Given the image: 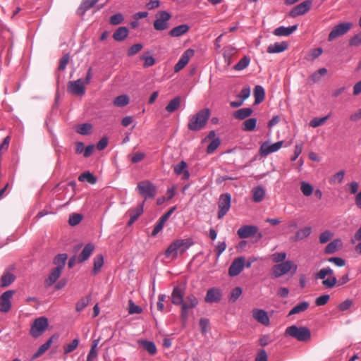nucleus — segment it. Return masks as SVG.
<instances>
[{
  "label": "nucleus",
  "instance_id": "obj_19",
  "mask_svg": "<svg viewBox=\"0 0 361 361\" xmlns=\"http://www.w3.org/2000/svg\"><path fill=\"white\" fill-rule=\"evenodd\" d=\"M252 317L259 323L264 326L269 325L270 319L268 313L265 310L262 309H255L252 311Z\"/></svg>",
  "mask_w": 361,
  "mask_h": 361
},
{
  "label": "nucleus",
  "instance_id": "obj_53",
  "mask_svg": "<svg viewBox=\"0 0 361 361\" xmlns=\"http://www.w3.org/2000/svg\"><path fill=\"white\" fill-rule=\"evenodd\" d=\"M300 190L304 195L310 196L313 192L314 188L311 184L302 181L301 183Z\"/></svg>",
  "mask_w": 361,
  "mask_h": 361
},
{
  "label": "nucleus",
  "instance_id": "obj_37",
  "mask_svg": "<svg viewBox=\"0 0 361 361\" xmlns=\"http://www.w3.org/2000/svg\"><path fill=\"white\" fill-rule=\"evenodd\" d=\"M341 245V240L340 239H335L326 246L324 252L326 254H333L336 252L338 247Z\"/></svg>",
  "mask_w": 361,
  "mask_h": 361
},
{
  "label": "nucleus",
  "instance_id": "obj_9",
  "mask_svg": "<svg viewBox=\"0 0 361 361\" xmlns=\"http://www.w3.org/2000/svg\"><path fill=\"white\" fill-rule=\"evenodd\" d=\"M48 326V319L44 317L37 318L30 329V335L34 338H37L43 334Z\"/></svg>",
  "mask_w": 361,
  "mask_h": 361
},
{
  "label": "nucleus",
  "instance_id": "obj_6",
  "mask_svg": "<svg viewBox=\"0 0 361 361\" xmlns=\"http://www.w3.org/2000/svg\"><path fill=\"white\" fill-rule=\"evenodd\" d=\"M298 266L291 260H287L282 263L273 266L272 272L274 278H279L290 271H293V274L297 271Z\"/></svg>",
  "mask_w": 361,
  "mask_h": 361
},
{
  "label": "nucleus",
  "instance_id": "obj_8",
  "mask_svg": "<svg viewBox=\"0 0 361 361\" xmlns=\"http://www.w3.org/2000/svg\"><path fill=\"white\" fill-rule=\"evenodd\" d=\"M157 19L154 21V28L157 31H163L169 28V20L171 18V15L166 11H161L157 13Z\"/></svg>",
  "mask_w": 361,
  "mask_h": 361
},
{
  "label": "nucleus",
  "instance_id": "obj_49",
  "mask_svg": "<svg viewBox=\"0 0 361 361\" xmlns=\"http://www.w3.org/2000/svg\"><path fill=\"white\" fill-rule=\"evenodd\" d=\"M91 300V296L88 295L86 298H81L75 305V310L77 312H80L85 309L89 304Z\"/></svg>",
  "mask_w": 361,
  "mask_h": 361
},
{
  "label": "nucleus",
  "instance_id": "obj_7",
  "mask_svg": "<svg viewBox=\"0 0 361 361\" xmlns=\"http://www.w3.org/2000/svg\"><path fill=\"white\" fill-rule=\"evenodd\" d=\"M136 190L145 199L154 198L157 195V187L149 180L139 182Z\"/></svg>",
  "mask_w": 361,
  "mask_h": 361
},
{
  "label": "nucleus",
  "instance_id": "obj_44",
  "mask_svg": "<svg viewBox=\"0 0 361 361\" xmlns=\"http://www.w3.org/2000/svg\"><path fill=\"white\" fill-rule=\"evenodd\" d=\"M250 63V59L248 56H244L235 66L236 71H243L246 68Z\"/></svg>",
  "mask_w": 361,
  "mask_h": 361
},
{
  "label": "nucleus",
  "instance_id": "obj_57",
  "mask_svg": "<svg viewBox=\"0 0 361 361\" xmlns=\"http://www.w3.org/2000/svg\"><path fill=\"white\" fill-rule=\"evenodd\" d=\"M142 312V309L135 305L132 300H129L128 313L130 314H140Z\"/></svg>",
  "mask_w": 361,
  "mask_h": 361
},
{
  "label": "nucleus",
  "instance_id": "obj_60",
  "mask_svg": "<svg viewBox=\"0 0 361 361\" xmlns=\"http://www.w3.org/2000/svg\"><path fill=\"white\" fill-rule=\"evenodd\" d=\"M220 140L219 138L214 139L208 145L207 148V152L208 154H212L219 146Z\"/></svg>",
  "mask_w": 361,
  "mask_h": 361
},
{
  "label": "nucleus",
  "instance_id": "obj_35",
  "mask_svg": "<svg viewBox=\"0 0 361 361\" xmlns=\"http://www.w3.org/2000/svg\"><path fill=\"white\" fill-rule=\"evenodd\" d=\"M255 104H259L263 102L265 97V91L262 86L256 85L254 88Z\"/></svg>",
  "mask_w": 361,
  "mask_h": 361
},
{
  "label": "nucleus",
  "instance_id": "obj_62",
  "mask_svg": "<svg viewBox=\"0 0 361 361\" xmlns=\"http://www.w3.org/2000/svg\"><path fill=\"white\" fill-rule=\"evenodd\" d=\"M344 175H345L344 171H340L337 172L336 173H335L331 178L329 181L331 183H335L336 182L338 183H342L343 180Z\"/></svg>",
  "mask_w": 361,
  "mask_h": 361
},
{
  "label": "nucleus",
  "instance_id": "obj_55",
  "mask_svg": "<svg viewBox=\"0 0 361 361\" xmlns=\"http://www.w3.org/2000/svg\"><path fill=\"white\" fill-rule=\"evenodd\" d=\"M143 48L142 44L137 43L132 45L127 51V55L128 56H133L137 54L140 51H141Z\"/></svg>",
  "mask_w": 361,
  "mask_h": 361
},
{
  "label": "nucleus",
  "instance_id": "obj_42",
  "mask_svg": "<svg viewBox=\"0 0 361 361\" xmlns=\"http://www.w3.org/2000/svg\"><path fill=\"white\" fill-rule=\"evenodd\" d=\"M78 180L82 182L86 181L92 185L97 182V178L89 171L81 173L78 177Z\"/></svg>",
  "mask_w": 361,
  "mask_h": 361
},
{
  "label": "nucleus",
  "instance_id": "obj_32",
  "mask_svg": "<svg viewBox=\"0 0 361 361\" xmlns=\"http://www.w3.org/2000/svg\"><path fill=\"white\" fill-rule=\"evenodd\" d=\"M265 196L264 188L262 185H258L252 190V200L255 202H260L263 200Z\"/></svg>",
  "mask_w": 361,
  "mask_h": 361
},
{
  "label": "nucleus",
  "instance_id": "obj_10",
  "mask_svg": "<svg viewBox=\"0 0 361 361\" xmlns=\"http://www.w3.org/2000/svg\"><path fill=\"white\" fill-rule=\"evenodd\" d=\"M352 26L353 24L350 22L341 23L334 26L329 34L328 40L329 42L333 41L336 38L346 34Z\"/></svg>",
  "mask_w": 361,
  "mask_h": 361
},
{
  "label": "nucleus",
  "instance_id": "obj_61",
  "mask_svg": "<svg viewBox=\"0 0 361 361\" xmlns=\"http://www.w3.org/2000/svg\"><path fill=\"white\" fill-rule=\"evenodd\" d=\"M242 294V289L240 287L234 288L229 298V300L231 302H235Z\"/></svg>",
  "mask_w": 361,
  "mask_h": 361
},
{
  "label": "nucleus",
  "instance_id": "obj_33",
  "mask_svg": "<svg viewBox=\"0 0 361 361\" xmlns=\"http://www.w3.org/2000/svg\"><path fill=\"white\" fill-rule=\"evenodd\" d=\"M312 228L310 226H305L300 230H298L295 235L293 237V240L294 241H299L303 240L311 234Z\"/></svg>",
  "mask_w": 361,
  "mask_h": 361
},
{
  "label": "nucleus",
  "instance_id": "obj_11",
  "mask_svg": "<svg viewBox=\"0 0 361 361\" xmlns=\"http://www.w3.org/2000/svg\"><path fill=\"white\" fill-rule=\"evenodd\" d=\"M231 195L230 193H224L220 195L218 202L219 212L218 218H223L231 207Z\"/></svg>",
  "mask_w": 361,
  "mask_h": 361
},
{
  "label": "nucleus",
  "instance_id": "obj_12",
  "mask_svg": "<svg viewBox=\"0 0 361 361\" xmlns=\"http://www.w3.org/2000/svg\"><path fill=\"white\" fill-rule=\"evenodd\" d=\"M312 4V0H306L298 4L290 11L289 16L292 18H295L299 16L305 15L310 10Z\"/></svg>",
  "mask_w": 361,
  "mask_h": 361
},
{
  "label": "nucleus",
  "instance_id": "obj_39",
  "mask_svg": "<svg viewBox=\"0 0 361 361\" xmlns=\"http://www.w3.org/2000/svg\"><path fill=\"white\" fill-rule=\"evenodd\" d=\"M180 105V97H176L173 99H171L167 106H166L165 109L169 113H173L178 110Z\"/></svg>",
  "mask_w": 361,
  "mask_h": 361
},
{
  "label": "nucleus",
  "instance_id": "obj_50",
  "mask_svg": "<svg viewBox=\"0 0 361 361\" xmlns=\"http://www.w3.org/2000/svg\"><path fill=\"white\" fill-rule=\"evenodd\" d=\"M329 117H330V114H329L324 117H322V118H318V117L314 118L313 119L311 120V121L310 123V126L312 128H317L318 126H322L323 124H324L326 123V121H327V119Z\"/></svg>",
  "mask_w": 361,
  "mask_h": 361
},
{
  "label": "nucleus",
  "instance_id": "obj_36",
  "mask_svg": "<svg viewBox=\"0 0 361 361\" xmlns=\"http://www.w3.org/2000/svg\"><path fill=\"white\" fill-rule=\"evenodd\" d=\"M310 306V303L307 301L301 302L297 304L294 307H293L289 312L288 316L290 317L293 314H300L301 312H305Z\"/></svg>",
  "mask_w": 361,
  "mask_h": 361
},
{
  "label": "nucleus",
  "instance_id": "obj_54",
  "mask_svg": "<svg viewBox=\"0 0 361 361\" xmlns=\"http://www.w3.org/2000/svg\"><path fill=\"white\" fill-rule=\"evenodd\" d=\"M82 216L81 214L74 213V214H72L70 215L69 219H68V224L71 226H76L78 224H80V221H82Z\"/></svg>",
  "mask_w": 361,
  "mask_h": 361
},
{
  "label": "nucleus",
  "instance_id": "obj_15",
  "mask_svg": "<svg viewBox=\"0 0 361 361\" xmlns=\"http://www.w3.org/2000/svg\"><path fill=\"white\" fill-rule=\"evenodd\" d=\"M14 293L13 290H6L0 296V312H8L11 307V298Z\"/></svg>",
  "mask_w": 361,
  "mask_h": 361
},
{
  "label": "nucleus",
  "instance_id": "obj_5",
  "mask_svg": "<svg viewBox=\"0 0 361 361\" xmlns=\"http://www.w3.org/2000/svg\"><path fill=\"white\" fill-rule=\"evenodd\" d=\"M286 336H290L299 341H307L311 338V331L306 326L298 327L295 325L288 326L285 331Z\"/></svg>",
  "mask_w": 361,
  "mask_h": 361
},
{
  "label": "nucleus",
  "instance_id": "obj_41",
  "mask_svg": "<svg viewBox=\"0 0 361 361\" xmlns=\"http://www.w3.org/2000/svg\"><path fill=\"white\" fill-rule=\"evenodd\" d=\"M92 126L90 123H82L77 126L76 132L82 135H87L91 133Z\"/></svg>",
  "mask_w": 361,
  "mask_h": 361
},
{
  "label": "nucleus",
  "instance_id": "obj_30",
  "mask_svg": "<svg viewBox=\"0 0 361 361\" xmlns=\"http://www.w3.org/2000/svg\"><path fill=\"white\" fill-rule=\"evenodd\" d=\"M138 344L141 345L149 354L154 355L157 353V347L153 341L147 340H140Z\"/></svg>",
  "mask_w": 361,
  "mask_h": 361
},
{
  "label": "nucleus",
  "instance_id": "obj_34",
  "mask_svg": "<svg viewBox=\"0 0 361 361\" xmlns=\"http://www.w3.org/2000/svg\"><path fill=\"white\" fill-rule=\"evenodd\" d=\"M16 279L14 274L9 271L3 274L0 279V287L5 288L11 285Z\"/></svg>",
  "mask_w": 361,
  "mask_h": 361
},
{
  "label": "nucleus",
  "instance_id": "obj_26",
  "mask_svg": "<svg viewBox=\"0 0 361 361\" xmlns=\"http://www.w3.org/2000/svg\"><path fill=\"white\" fill-rule=\"evenodd\" d=\"M62 270L55 267L50 272L48 278L45 280L44 284L46 287H49L56 282L61 274Z\"/></svg>",
  "mask_w": 361,
  "mask_h": 361
},
{
  "label": "nucleus",
  "instance_id": "obj_38",
  "mask_svg": "<svg viewBox=\"0 0 361 361\" xmlns=\"http://www.w3.org/2000/svg\"><path fill=\"white\" fill-rule=\"evenodd\" d=\"M257 118H249L246 119L242 124V130L243 131H253L257 126Z\"/></svg>",
  "mask_w": 361,
  "mask_h": 361
},
{
  "label": "nucleus",
  "instance_id": "obj_24",
  "mask_svg": "<svg viewBox=\"0 0 361 361\" xmlns=\"http://www.w3.org/2000/svg\"><path fill=\"white\" fill-rule=\"evenodd\" d=\"M288 47V44L286 42H276L270 44L267 47V52L269 54L281 53L286 50Z\"/></svg>",
  "mask_w": 361,
  "mask_h": 361
},
{
  "label": "nucleus",
  "instance_id": "obj_48",
  "mask_svg": "<svg viewBox=\"0 0 361 361\" xmlns=\"http://www.w3.org/2000/svg\"><path fill=\"white\" fill-rule=\"evenodd\" d=\"M99 340H94L91 346L90 350L87 355L86 361H93L97 356V346L98 345Z\"/></svg>",
  "mask_w": 361,
  "mask_h": 361
},
{
  "label": "nucleus",
  "instance_id": "obj_46",
  "mask_svg": "<svg viewBox=\"0 0 361 361\" xmlns=\"http://www.w3.org/2000/svg\"><path fill=\"white\" fill-rule=\"evenodd\" d=\"M104 264V257L102 255H97L94 258V267H93V273L95 274L98 271H100L102 267Z\"/></svg>",
  "mask_w": 361,
  "mask_h": 361
},
{
  "label": "nucleus",
  "instance_id": "obj_47",
  "mask_svg": "<svg viewBox=\"0 0 361 361\" xmlns=\"http://www.w3.org/2000/svg\"><path fill=\"white\" fill-rule=\"evenodd\" d=\"M129 103V97L127 95L122 94L116 97L114 100V104L116 106L123 107Z\"/></svg>",
  "mask_w": 361,
  "mask_h": 361
},
{
  "label": "nucleus",
  "instance_id": "obj_1",
  "mask_svg": "<svg viewBox=\"0 0 361 361\" xmlns=\"http://www.w3.org/2000/svg\"><path fill=\"white\" fill-rule=\"evenodd\" d=\"M185 287L175 286L171 295V302L174 305H180V319L185 324L189 317V310L196 307L199 303L198 299L193 295L189 294L184 300Z\"/></svg>",
  "mask_w": 361,
  "mask_h": 361
},
{
  "label": "nucleus",
  "instance_id": "obj_64",
  "mask_svg": "<svg viewBox=\"0 0 361 361\" xmlns=\"http://www.w3.org/2000/svg\"><path fill=\"white\" fill-rule=\"evenodd\" d=\"M349 45L358 47L361 45V32L354 35L349 41Z\"/></svg>",
  "mask_w": 361,
  "mask_h": 361
},
{
  "label": "nucleus",
  "instance_id": "obj_2",
  "mask_svg": "<svg viewBox=\"0 0 361 361\" xmlns=\"http://www.w3.org/2000/svg\"><path fill=\"white\" fill-rule=\"evenodd\" d=\"M316 279H322V286L325 288L331 289L335 287L336 286H342L347 283L350 279L348 274L343 275L339 280H337L336 277L334 275L333 269L329 267H324L321 269L316 274Z\"/></svg>",
  "mask_w": 361,
  "mask_h": 361
},
{
  "label": "nucleus",
  "instance_id": "obj_4",
  "mask_svg": "<svg viewBox=\"0 0 361 361\" xmlns=\"http://www.w3.org/2000/svg\"><path fill=\"white\" fill-rule=\"evenodd\" d=\"M192 244L193 242L190 238L176 240L170 244L165 251L164 255L166 257L176 258L178 253H183L192 246Z\"/></svg>",
  "mask_w": 361,
  "mask_h": 361
},
{
  "label": "nucleus",
  "instance_id": "obj_23",
  "mask_svg": "<svg viewBox=\"0 0 361 361\" xmlns=\"http://www.w3.org/2000/svg\"><path fill=\"white\" fill-rule=\"evenodd\" d=\"M144 202L140 204L135 209H130L128 213L130 215V219L128 222V226H131L142 214L143 212Z\"/></svg>",
  "mask_w": 361,
  "mask_h": 361
},
{
  "label": "nucleus",
  "instance_id": "obj_16",
  "mask_svg": "<svg viewBox=\"0 0 361 361\" xmlns=\"http://www.w3.org/2000/svg\"><path fill=\"white\" fill-rule=\"evenodd\" d=\"M195 51L188 49L184 51L177 63L174 66V72L178 73L182 70L189 62L190 59L194 55Z\"/></svg>",
  "mask_w": 361,
  "mask_h": 361
},
{
  "label": "nucleus",
  "instance_id": "obj_3",
  "mask_svg": "<svg viewBox=\"0 0 361 361\" xmlns=\"http://www.w3.org/2000/svg\"><path fill=\"white\" fill-rule=\"evenodd\" d=\"M211 115L209 109L200 110L195 114L189 116L188 128L192 131H199L207 124Z\"/></svg>",
  "mask_w": 361,
  "mask_h": 361
},
{
  "label": "nucleus",
  "instance_id": "obj_43",
  "mask_svg": "<svg viewBox=\"0 0 361 361\" xmlns=\"http://www.w3.org/2000/svg\"><path fill=\"white\" fill-rule=\"evenodd\" d=\"M327 73V70L325 68H319L318 71L314 72L309 80L313 82H318L322 80V77Z\"/></svg>",
  "mask_w": 361,
  "mask_h": 361
},
{
  "label": "nucleus",
  "instance_id": "obj_18",
  "mask_svg": "<svg viewBox=\"0 0 361 361\" xmlns=\"http://www.w3.org/2000/svg\"><path fill=\"white\" fill-rule=\"evenodd\" d=\"M283 143V141H279L273 144L264 142L260 147V153L263 156H267L278 151L282 147Z\"/></svg>",
  "mask_w": 361,
  "mask_h": 361
},
{
  "label": "nucleus",
  "instance_id": "obj_58",
  "mask_svg": "<svg viewBox=\"0 0 361 361\" xmlns=\"http://www.w3.org/2000/svg\"><path fill=\"white\" fill-rule=\"evenodd\" d=\"M286 256L287 255L285 252H276L272 255V260L275 263L280 264L285 262Z\"/></svg>",
  "mask_w": 361,
  "mask_h": 361
},
{
  "label": "nucleus",
  "instance_id": "obj_31",
  "mask_svg": "<svg viewBox=\"0 0 361 361\" xmlns=\"http://www.w3.org/2000/svg\"><path fill=\"white\" fill-rule=\"evenodd\" d=\"M55 335L51 336L44 344L39 346L35 353L32 355V359H36L42 355L51 346Z\"/></svg>",
  "mask_w": 361,
  "mask_h": 361
},
{
  "label": "nucleus",
  "instance_id": "obj_22",
  "mask_svg": "<svg viewBox=\"0 0 361 361\" xmlns=\"http://www.w3.org/2000/svg\"><path fill=\"white\" fill-rule=\"evenodd\" d=\"M298 28V25H294L290 27L280 26L276 28L273 34L276 36H289L293 33Z\"/></svg>",
  "mask_w": 361,
  "mask_h": 361
},
{
  "label": "nucleus",
  "instance_id": "obj_17",
  "mask_svg": "<svg viewBox=\"0 0 361 361\" xmlns=\"http://www.w3.org/2000/svg\"><path fill=\"white\" fill-rule=\"evenodd\" d=\"M259 228L257 226L245 225L241 226L237 231L240 238H247L257 233Z\"/></svg>",
  "mask_w": 361,
  "mask_h": 361
},
{
  "label": "nucleus",
  "instance_id": "obj_56",
  "mask_svg": "<svg viewBox=\"0 0 361 361\" xmlns=\"http://www.w3.org/2000/svg\"><path fill=\"white\" fill-rule=\"evenodd\" d=\"M140 59L143 60L144 62V67H149L153 66L155 63V59L152 56L147 55V54H143Z\"/></svg>",
  "mask_w": 361,
  "mask_h": 361
},
{
  "label": "nucleus",
  "instance_id": "obj_28",
  "mask_svg": "<svg viewBox=\"0 0 361 361\" xmlns=\"http://www.w3.org/2000/svg\"><path fill=\"white\" fill-rule=\"evenodd\" d=\"M189 30L190 27L187 24H182L172 28L169 35L172 37H178L188 32Z\"/></svg>",
  "mask_w": 361,
  "mask_h": 361
},
{
  "label": "nucleus",
  "instance_id": "obj_20",
  "mask_svg": "<svg viewBox=\"0 0 361 361\" xmlns=\"http://www.w3.org/2000/svg\"><path fill=\"white\" fill-rule=\"evenodd\" d=\"M221 300V292L219 288H209L206 294L204 300L206 302H218Z\"/></svg>",
  "mask_w": 361,
  "mask_h": 361
},
{
  "label": "nucleus",
  "instance_id": "obj_52",
  "mask_svg": "<svg viewBox=\"0 0 361 361\" xmlns=\"http://www.w3.org/2000/svg\"><path fill=\"white\" fill-rule=\"evenodd\" d=\"M123 15L121 13H117L110 17L109 23L112 25H118L121 24L123 22Z\"/></svg>",
  "mask_w": 361,
  "mask_h": 361
},
{
  "label": "nucleus",
  "instance_id": "obj_27",
  "mask_svg": "<svg viewBox=\"0 0 361 361\" xmlns=\"http://www.w3.org/2000/svg\"><path fill=\"white\" fill-rule=\"evenodd\" d=\"M188 164L185 161H181L178 164L174 166V173L177 175L183 174L182 178L187 180L190 177V173L187 170Z\"/></svg>",
  "mask_w": 361,
  "mask_h": 361
},
{
  "label": "nucleus",
  "instance_id": "obj_14",
  "mask_svg": "<svg viewBox=\"0 0 361 361\" xmlns=\"http://www.w3.org/2000/svg\"><path fill=\"white\" fill-rule=\"evenodd\" d=\"M245 267V257H239L232 262L230 267L228 268V274L230 276L233 277L239 275Z\"/></svg>",
  "mask_w": 361,
  "mask_h": 361
},
{
  "label": "nucleus",
  "instance_id": "obj_40",
  "mask_svg": "<svg viewBox=\"0 0 361 361\" xmlns=\"http://www.w3.org/2000/svg\"><path fill=\"white\" fill-rule=\"evenodd\" d=\"M68 258V255L66 253L57 255L54 259V264L56 265V267L63 270Z\"/></svg>",
  "mask_w": 361,
  "mask_h": 361
},
{
  "label": "nucleus",
  "instance_id": "obj_63",
  "mask_svg": "<svg viewBox=\"0 0 361 361\" xmlns=\"http://www.w3.org/2000/svg\"><path fill=\"white\" fill-rule=\"evenodd\" d=\"M329 298H330V296H329V295H327V294L320 295L316 298L315 305L317 306H323L328 302Z\"/></svg>",
  "mask_w": 361,
  "mask_h": 361
},
{
  "label": "nucleus",
  "instance_id": "obj_13",
  "mask_svg": "<svg viewBox=\"0 0 361 361\" xmlns=\"http://www.w3.org/2000/svg\"><path fill=\"white\" fill-rule=\"evenodd\" d=\"M84 82L82 79L75 81H69L68 83V92L78 96H82L85 93Z\"/></svg>",
  "mask_w": 361,
  "mask_h": 361
},
{
  "label": "nucleus",
  "instance_id": "obj_21",
  "mask_svg": "<svg viewBox=\"0 0 361 361\" xmlns=\"http://www.w3.org/2000/svg\"><path fill=\"white\" fill-rule=\"evenodd\" d=\"M95 247L92 243H89L82 249L81 253L78 257V262L82 263L86 261L92 255Z\"/></svg>",
  "mask_w": 361,
  "mask_h": 361
},
{
  "label": "nucleus",
  "instance_id": "obj_25",
  "mask_svg": "<svg viewBox=\"0 0 361 361\" xmlns=\"http://www.w3.org/2000/svg\"><path fill=\"white\" fill-rule=\"evenodd\" d=\"M129 30L125 26H121L114 31L112 37L116 42H123L127 38Z\"/></svg>",
  "mask_w": 361,
  "mask_h": 361
},
{
  "label": "nucleus",
  "instance_id": "obj_51",
  "mask_svg": "<svg viewBox=\"0 0 361 361\" xmlns=\"http://www.w3.org/2000/svg\"><path fill=\"white\" fill-rule=\"evenodd\" d=\"M79 344V339L75 338L71 343L66 344L63 346V352L65 354H68L76 349Z\"/></svg>",
  "mask_w": 361,
  "mask_h": 361
},
{
  "label": "nucleus",
  "instance_id": "obj_29",
  "mask_svg": "<svg viewBox=\"0 0 361 361\" xmlns=\"http://www.w3.org/2000/svg\"><path fill=\"white\" fill-rule=\"evenodd\" d=\"M253 113L252 108H243L235 111L233 116L235 119L242 121L250 117Z\"/></svg>",
  "mask_w": 361,
  "mask_h": 361
},
{
  "label": "nucleus",
  "instance_id": "obj_59",
  "mask_svg": "<svg viewBox=\"0 0 361 361\" xmlns=\"http://www.w3.org/2000/svg\"><path fill=\"white\" fill-rule=\"evenodd\" d=\"M323 52V49L320 47L313 49L310 51V54H308L307 59L313 61L318 58Z\"/></svg>",
  "mask_w": 361,
  "mask_h": 361
},
{
  "label": "nucleus",
  "instance_id": "obj_45",
  "mask_svg": "<svg viewBox=\"0 0 361 361\" xmlns=\"http://www.w3.org/2000/svg\"><path fill=\"white\" fill-rule=\"evenodd\" d=\"M98 1L99 0H83L78 8V11H82V13L83 14L85 12L93 7Z\"/></svg>",
  "mask_w": 361,
  "mask_h": 361
}]
</instances>
